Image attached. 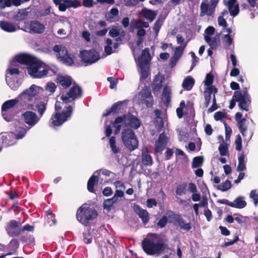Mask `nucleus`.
I'll return each mask as SVG.
<instances>
[{
    "mask_svg": "<svg viewBox=\"0 0 258 258\" xmlns=\"http://www.w3.org/2000/svg\"><path fill=\"white\" fill-rule=\"evenodd\" d=\"M187 44V42H185L184 43L183 45L177 47L175 48L174 56H176V57L179 58L181 55H182L183 50L185 47L186 46Z\"/></svg>",
    "mask_w": 258,
    "mask_h": 258,
    "instance_id": "49",
    "label": "nucleus"
},
{
    "mask_svg": "<svg viewBox=\"0 0 258 258\" xmlns=\"http://www.w3.org/2000/svg\"><path fill=\"white\" fill-rule=\"evenodd\" d=\"M131 26L138 29L137 35L139 37H142L145 34V30L143 28H148L149 24L148 22L134 20L131 22Z\"/></svg>",
    "mask_w": 258,
    "mask_h": 258,
    "instance_id": "21",
    "label": "nucleus"
},
{
    "mask_svg": "<svg viewBox=\"0 0 258 258\" xmlns=\"http://www.w3.org/2000/svg\"><path fill=\"white\" fill-rule=\"evenodd\" d=\"M53 2L58 6L60 11H64L69 8H76L81 6V3L78 0H53Z\"/></svg>",
    "mask_w": 258,
    "mask_h": 258,
    "instance_id": "18",
    "label": "nucleus"
},
{
    "mask_svg": "<svg viewBox=\"0 0 258 258\" xmlns=\"http://www.w3.org/2000/svg\"><path fill=\"white\" fill-rule=\"evenodd\" d=\"M97 216V211L86 205L81 207L78 210L76 215L78 220L85 226H87L90 221L96 218Z\"/></svg>",
    "mask_w": 258,
    "mask_h": 258,
    "instance_id": "5",
    "label": "nucleus"
},
{
    "mask_svg": "<svg viewBox=\"0 0 258 258\" xmlns=\"http://www.w3.org/2000/svg\"><path fill=\"white\" fill-rule=\"evenodd\" d=\"M109 144L112 152L114 153H117L119 151V149L115 145V138L112 137L109 140Z\"/></svg>",
    "mask_w": 258,
    "mask_h": 258,
    "instance_id": "51",
    "label": "nucleus"
},
{
    "mask_svg": "<svg viewBox=\"0 0 258 258\" xmlns=\"http://www.w3.org/2000/svg\"><path fill=\"white\" fill-rule=\"evenodd\" d=\"M22 3V0H0V8L4 9L14 5L16 6H20Z\"/></svg>",
    "mask_w": 258,
    "mask_h": 258,
    "instance_id": "30",
    "label": "nucleus"
},
{
    "mask_svg": "<svg viewBox=\"0 0 258 258\" xmlns=\"http://www.w3.org/2000/svg\"><path fill=\"white\" fill-rule=\"evenodd\" d=\"M101 170L95 171L93 175L90 178L88 181L87 188L89 191L91 192H94V186L95 184L98 182L97 176L100 174ZM102 173L106 176H109L112 172L107 169H102Z\"/></svg>",
    "mask_w": 258,
    "mask_h": 258,
    "instance_id": "19",
    "label": "nucleus"
},
{
    "mask_svg": "<svg viewBox=\"0 0 258 258\" xmlns=\"http://www.w3.org/2000/svg\"><path fill=\"white\" fill-rule=\"evenodd\" d=\"M36 107L37 109L38 116L41 118L46 109V103L42 101L38 102L36 105Z\"/></svg>",
    "mask_w": 258,
    "mask_h": 258,
    "instance_id": "43",
    "label": "nucleus"
},
{
    "mask_svg": "<svg viewBox=\"0 0 258 258\" xmlns=\"http://www.w3.org/2000/svg\"><path fill=\"white\" fill-rule=\"evenodd\" d=\"M14 137V135L12 133L11 135H3L1 137V140L2 141V143L5 147H8L10 146H12L15 144V142H13L10 140V139Z\"/></svg>",
    "mask_w": 258,
    "mask_h": 258,
    "instance_id": "36",
    "label": "nucleus"
},
{
    "mask_svg": "<svg viewBox=\"0 0 258 258\" xmlns=\"http://www.w3.org/2000/svg\"><path fill=\"white\" fill-rule=\"evenodd\" d=\"M151 60V56L149 53V48L144 49L141 55L138 59V64H145L148 66Z\"/></svg>",
    "mask_w": 258,
    "mask_h": 258,
    "instance_id": "23",
    "label": "nucleus"
},
{
    "mask_svg": "<svg viewBox=\"0 0 258 258\" xmlns=\"http://www.w3.org/2000/svg\"><path fill=\"white\" fill-rule=\"evenodd\" d=\"M0 27L3 30L8 32H13L17 30L14 24L5 21L0 22Z\"/></svg>",
    "mask_w": 258,
    "mask_h": 258,
    "instance_id": "28",
    "label": "nucleus"
},
{
    "mask_svg": "<svg viewBox=\"0 0 258 258\" xmlns=\"http://www.w3.org/2000/svg\"><path fill=\"white\" fill-rule=\"evenodd\" d=\"M109 34L112 37H117L116 40L117 41H121L125 33L120 28L115 27L112 28L109 32Z\"/></svg>",
    "mask_w": 258,
    "mask_h": 258,
    "instance_id": "25",
    "label": "nucleus"
},
{
    "mask_svg": "<svg viewBox=\"0 0 258 258\" xmlns=\"http://www.w3.org/2000/svg\"><path fill=\"white\" fill-rule=\"evenodd\" d=\"M219 0H210L209 4L207 0H203L201 4V16H211L215 14V8Z\"/></svg>",
    "mask_w": 258,
    "mask_h": 258,
    "instance_id": "11",
    "label": "nucleus"
},
{
    "mask_svg": "<svg viewBox=\"0 0 258 258\" xmlns=\"http://www.w3.org/2000/svg\"><path fill=\"white\" fill-rule=\"evenodd\" d=\"M171 89L169 87L165 86L163 89L162 93V100L165 104H168L170 101Z\"/></svg>",
    "mask_w": 258,
    "mask_h": 258,
    "instance_id": "38",
    "label": "nucleus"
},
{
    "mask_svg": "<svg viewBox=\"0 0 258 258\" xmlns=\"http://www.w3.org/2000/svg\"><path fill=\"white\" fill-rule=\"evenodd\" d=\"M25 24L24 28H22L26 32L41 33L44 30V26L38 21H32L30 23L26 22L24 17L21 19L19 22V26H22V24Z\"/></svg>",
    "mask_w": 258,
    "mask_h": 258,
    "instance_id": "9",
    "label": "nucleus"
},
{
    "mask_svg": "<svg viewBox=\"0 0 258 258\" xmlns=\"http://www.w3.org/2000/svg\"><path fill=\"white\" fill-rule=\"evenodd\" d=\"M54 52L57 53V58L63 63L70 66L73 62L72 58L68 55V51L62 45H55L53 48Z\"/></svg>",
    "mask_w": 258,
    "mask_h": 258,
    "instance_id": "10",
    "label": "nucleus"
},
{
    "mask_svg": "<svg viewBox=\"0 0 258 258\" xmlns=\"http://www.w3.org/2000/svg\"><path fill=\"white\" fill-rule=\"evenodd\" d=\"M205 40L211 47V49H215L217 47L219 44V41L216 37H205Z\"/></svg>",
    "mask_w": 258,
    "mask_h": 258,
    "instance_id": "39",
    "label": "nucleus"
},
{
    "mask_svg": "<svg viewBox=\"0 0 258 258\" xmlns=\"http://www.w3.org/2000/svg\"><path fill=\"white\" fill-rule=\"evenodd\" d=\"M162 87V78L159 75H157L155 76L153 84V92L155 93V92H158L160 89Z\"/></svg>",
    "mask_w": 258,
    "mask_h": 258,
    "instance_id": "34",
    "label": "nucleus"
},
{
    "mask_svg": "<svg viewBox=\"0 0 258 258\" xmlns=\"http://www.w3.org/2000/svg\"><path fill=\"white\" fill-rule=\"evenodd\" d=\"M106 44L104 46V50L105 52L107 55L110 54L111 53L113 52L114 51L112 49V42L111 39H107L106 40Z\"/></svg>",
    "mask_w": 258,
    "mask_h": 258,
    "instance_id": "47",
    "label": "nucleus"
},
{
    "mask_svg": "<svg viewBox=\"0 0 258 258\" xmlns=\"http://www.w3.org/2000/svg\"><path fill=\"white\" fill-rule=\"evenodd\" d=\"M249 197L253 200L254 206L256 207L258 204V193L256 189H253L250 191Z\"/></svg>",
    "mask_w": 258,
    "mask_h": 258,
    "instance_id": "52",
    "label": "nucleus"
},
{
    "mask_svg": "<svg viewBox=\"0 0 258 258\" xmlns=\"http://www.w3.org/2000/svg\"><path fill=\"white\" fill-rule=\"evenodd\" d=\"M215 28L212 26H209L205 31L204 37L205 36L210 37L212 36L215 33Z\"/></svg>",
    "mask_w": 258,
    "mask_h": 258,
    "instance_id": "58",
    "label": "nucleus"
},
{
    "mask_svg": "<svg viewBox=\"0 0 258 258\" xmlns=\"http://www.w3.org/2000/svg\"><path fill=\"white\" fill-rule=\"evenodd\" d=\"M228 9L230 15L235 16L239 13V7L237 0H229L228 2Z\"/></svg>",
    "mask_w": 258,
    "mask_h": 258,
    "instance_id": "27",
    "label": "nucleus"
},
{
    "mask_svg": "<svg viewBox=\"0 0 258 258\" xmlns=\"http://www.w3.org/2000/svg\"><path fill=\"white\" fill-rule=\"evenodd\" d=\"M81 94L82 90L80 87L74 86L71 88L68 92L63 94L61 96V99L64 103H69L80 97Z\"/></svg>",
    "mask_w": 258,
    "mask_h": 258,
    "instance_id": "16",
    "label": "nucleus"
},
{
    "mask_svg": "<svg viewBox=\"0 0 258 258\" xmlns=\"http://www.w3.org/2000/svg\"><path fill=\"white\" fill-rule=\"evenodd\" d=\"M114 204L111 199H107L104 201V208L109 211Z\"/></svg>",
    "mask_w": 258,
    "mask_h": 258,
    "instance_id": "53",
    "label": "nucleus"
},
{
    "mask_svg": "<svg viewBox=\"0 0 258 258\" xmlns=\"http://www.w3.org/2000/svg\"><path fill=\"white\" fill-rule=\"evenodd\" d=\"M80 55L82 60L87 64L95 63L100 59L99 54L94 49L83 50L80 52Z\"/></svg>",
    "mask_w": 258,
    "mask_h": 258,
    "instance_id": "14",
    "label": "nucleus"
},
{
    "mask_svg": "<svg viewBox=\"0 0 258 258\" xmlns=\"http://www.w3.org/2000/svg\"><path fill=\"white\" fill-rule=\"evenodd\" d=\"M21 118L29 128H31L39 121L40 117L33 111L27 110L21 114Z\"/></svg>",
    "mask_w": 258,
    "mask_h": 258,
    "instance_id": "13",
    "label": "nucleus"
},
{
    "mask_svg": "<svg viewBox=\"0 0 258 258\" xmlns=\"http://www.w3.org/2000/svg\"><path fill=\"white\" fill-rule=\"evenodd\" d=\"M174 224L179 227L180 228L183 230L188 231L191 229L190 223L186 222L183 218L179 216L175 217Z\"/></svg>",
    "mask_w": 258,
    "mask_h": 258,
    "instance_id": "22",
    "label": "nucleus"
},
{
    "mask_svg": "<svg viewBox=\"0 0 258 258\" xmlns=\"http://www.w3.org/2000/svg\"><path fill=\"white\" fill-rule=\"evenodd\" d=\"M67 110H64L62 113H55L52 116L50 120V126H59L71 117L73 107L69 106L66 107Z\"/></svg>",
    "mask_w": 258,
    "mask_h": 258,
    "instance_id": "7",
    "label": "nucleus"
},
{
    "mask_svg": "<svg viewBox=\"0 0 258 258\" xmlns=\"http://www.w3.org/2000/svg\"><path fill=\"white\" fill-rule=\"evenodd\" d=\"M167 143V137L164 134H161L155 141V152L157 153H161L166 146Z\"/></svg>",
    "mask_w": 258,
    "mask_h": 258,
    "instance_id": "20",
    "label": "nucleus"
},
{
    "mask_svg": "<svg viewBox=\"0 0 258 258\" xmlns=\"http://www.w3.org/2000/svg\"><path fill=\"white\" fill-rule=\"evenodd\" d=\"M144 251L148 254H159L165 249L166 244L161 242L157 234H148L142 241Z\"/></svg>",
    "mask_w": 258,
    "mask_h": 258,
    "instance_id": "2",
    "label": "nucleus"
},
{
    "mask_svg": "<svg viewBox=\"0 0 258 258\" xmlns=\"http://www.w3.org/2000/svg\"><path fill=\"white\" fill-rule=\"evenodd\" d=\"M19 102L17 98L5 101L2 106V110H9L14 107Z\"/></svg>",
    "mask_w": 258,
    "mask_h": 258,
    "instance_id": "32",
    "label": "nucleus"
},
{
    "mask_svg": "<svg viewBox=\"0 0 258 258\" xmlns=\"http://www.w3.org/2000/svg\"><path fill=\"white\" fill-rule=\"evenodd\" d=\"M26 132L27 130L26 128L23 127H18L16 129L15 134H13L14 137L16 139H21L25 136Z\"/></svg>",
    "mask_w": 258,
    "mask_h": 258,
    "instance_id": "44",
    "label": "nucleus"
},
{
    "mask_svg": "<svg viewBox=\"0 0 258 258\" xmlns=\"http://www.w3.org/2000/svg\"><path fill=\"white\" fill-rule=\"evenodd\" d=\"M217 89L214 86H212L211 87H207L204 91L205 95V106L207 107L209 105V103L211 99V94L213 93V105L209 108L210 112H213L217 109L216 101L215 98V94L217 93Z\"/></svg>",
    "mask_w": 258,
    "mask_h": 258,
    "instance_id": "15",
    "label": "nucleus"
},
{
    "mask_svg": "<svg viewBox=\"0 0 258 258\" xmlns=\"http://www.w3.org/2000/svg\"><path fill=\"white\" fill-rule=\"evenodd\" d=\"M19 64L22 63L16 60L15 56L14 59L12 60L10 62V64L9 66V68L7 70V72L11 75H18L20 72L17 68L15 67H18Z\"/></svg>",
    "mask_w": 258,
    "mask_h": 258,
    "instance_id": "26",
    "label": "nucleus"
},
{
    "mask_svg": "<svg viewBox=\"0 0 258 258\" xmlns=\"http://www.w3.org/2000/svg\"><path fill=\"white\" fill-rule=\"evenodd\" d=\"M56 88V86L54 83L49 82L47 84L45 87V89L46 91H49L50 93H53L55 91Z\"/></svg>",
    "mask_w": 258,
    "mask_h": 258,
    "instance_id": "61",
    "label": "nucleus"
},
{
    "mask_svg": "<svg viewBox=\"0 0 258 258\" xmlns=\"http://www.w3.org/2000/svg\"><path fill=\"white\" fill-rule=\"evenodd\" d=\"M233 37L232 35H225L222 38L223 42L227 46H230L233 42Z\"/></svg>",
    "mask_w": 258,
    "mask_h": 258,
    "instance_id": "55",
    "label": "nucleus"
},
{
    "mask_svg": "<svg viewBox=\"0 0 258 258\" xmlns=\"http://www.w3.org/2000/svg\"><path fill=\"white\" fill-rule=\"evenodd\" d=\"M228 146L229 144L227 143V142H222L218 148V150L220 153V154L222 156H229V153L228 151Z\"/></svg>",
    "mask_w": 258,
    "mask_h": 258,
    "instance_id": "37",
    "label": "nucleus"
},
{
    "mask_svg": "<svg viewBox=\"0 0 258 258\" xmlns=\"http://www.w3.org/2000/svg\"><path fill=\"white\" fill-rule=\"evenodd\" d=\"M136 97L139 103H145L148 107L153 105V97L150 89L148 87H145Z\"/></svg>",
    "mask_w": 258,
    "mask_h": 258,
    "instance_id": "12",
    "label": "nucleus"
},
{
    "mask_svg": "<svg viewBox=\"0 0 258 258\" xmlns=\"http://www.w3.org/2000/svg\"><path fill=\"white\" fill-rule=\"evenodd\" d=\"M121 138L123 144L130 151H134L138 148L139 141L131 129L123 130L121 133Z\"/></svg>",
    "mask_w": 258,
    "mask_h": 258,
    "instance_id": "6",
    "label": "nucleus"
},
{
    "mask_svg": "<svg viewBox=\"0 0 258 258\" xmlns=\"http://www.w3.org/2000/svg\"><path fill=\"white\" fill-rule=\"evenodd\" d=\"M42 90V89L41 87L32 85L29 89L20 94L17 99H19V102H22L27 109H32L33 105L31 103L33 101L35 97Z\"/></svg>",
    "mask_w": 258,
    "mask_h": 258,
    "instance_id": "4",
    "label": "nucleus"
},
{
    "mask_svg": "<svg viewBox=\"0 0 258 258\" xmlns=\"http://www.w3.org/2000/svg\"><path fill=\"white\" fill-rule=\"evenodd\" d=\"M194 84V79L191 77L188 76L184 79L182 86L184 90L189 91L192 89Z\"/></svg>",
    "mask_w": 258,
    "mask_h": 258,
    "instance_id": "35",
    "label": "nucleus"
},
{
    "mask_svg": "<svg viewBox=\"0 0 258 258\" xmlns=\"http://www.w3.org/2000/svg\"><path fill=\"white\" fill-rule=\"evenodd\" d=\"M16 60L22 64L28 65V74L33 78H42L51 76L58 73V69L49 68L45 63L32 55L22 53L16 56Z\"/></svg>",
    "mask_w": 258,
    "mask_h": 258,
    "instance_id": "1",
    "label": "nucleus"
},
{
    "mask_svg": "<svg viewBox=\"0 0 258 258\" xmlns=\"http://www.w3.org/2000/svg\"><path fill=\"white\" fill-rule=\"evenodd\" d=\"M155 123L158 131H160L164 125L163 118L162 117L156 118Z\"/></svg>",
    "mask_w": 258,
    "mask_h": 258,
    "instance_id": "56",
    "label": "nucleus"
},
{
    "mask_svg": "<svg viewBox=\"0 0 258 258\" xmlns=\"http://www.w3.org/2000/svg\"><path fill=\"white\" fill-rule=\"evenodd\" d=\"M140 125L141 122L138 118L130 113L117 117L113 123V126L115 128V134L119 133L121 128L130 127L137 129Z\"/></svg>",
    "mask_w": 258,
    "mask_h": 258,
    "instance_id": "3",
    "label": "nucleus"
},
{
    "mask_svg": "<svg viewBox=\"0 0 258 258\" xmlns=\"http://www.w3.org/2000/svg\"><path fill=\"white\" fill-rule=\"evenodd\" d=\"M238 128L243 137L246 136L247 125L245 118H242V120L237 122Z\"/></svg>",
    "mask_w": 258,
    "mask_h": 258,
    "instance_id": "42",
    "label": "nucleus"
},
{
    "mask_svg": "<svg viewBox=\"0 0 258 258\" xmlns=\"http://www.w3.org/2000/svg\"><path fill=\"white\" fill-rule=\"evenodd\" d=\"M243 197H238L233 202H231V207L238 209H242L246 206V202Z\"/></svg>",
    "mask_w": 258,
    "mask_h": 258,
    "instance_id": "31",
    "label": "nucleus"
},
{
    "mask_svg": "<svg viewBox=\"0 0 258 258\" xmlns=\"http://www.w3.org/2000/svg\"><path fill=\"white\" fill-rule=\"evenodd\" d=\"M235 149L237 151H241L242 149V139L239 135H238L236 137L235 141Z\"/></svg>",
    "mask_w": 258,
    "mask_h": 258,
    "instance_id": "54",
    "label": "nucleus"
},
{
    "mask_svg": "<svg viewBox=\"0 0 258 258\" xmlns=\"http://www.w3.org/2000/svg\"><path fill=\"white\" fill-rule=\"evenodd\" d=\"M57 80L59 84L64 88L69 87L72 83L71 79L69 77L58 75Z\"/></svg>",
    "mask_w": 258,
    "mask_h": 258,
    "instance_id": "33",
    "label": "nucleus"
},
{
    "mask_svg": "<svg viewBox=\"0 0 258 258\" xmlns=\"http://www.w3.org/2000/svg\"><path fill=\"white\" fill-rule=\"evenodd\" d=\"M167 222V218L166 216L162 217L158 222V226L161 228L164 227Z\"/></svg>",
    "mask_w": 258,
    "mask_h": 258,
    "instance_id": "64",
    "label": "nucleus"
},
{
    "mask_svg": "<svg viewBox=\"0 0 258 258\" xmlns=\"http://www.w3.org/2000/svg\"><path fill=\"white\" fill-rule=\"evenodd\" d=\"M134 210L139 217L142 219L144 224H146L148 222L149 214L146 210L142 209L138 205H135Z\"/></svg>",
    "mask_w": 258,
    "mask_h": 258,
    "instance_id": "24",
    "label": "nucleus"
},
{
    "mask_svg": "<svg viewBox=\"0 0 258 258\" xmlns=\"http://www.w3.org/2000/svg\"><path fill=\"white\" fill-rule=\"evenodd\" d=\"M141 69V77L142 79H146L149 75V67L145 64H138Z\"/></svg>",
    "mask_w": 258,
    "mask_h": 258,
    "instance_id": "46",
    "label": "nucleus"
},
{
    "mask_svg": "<svg viewBox=\"0 0 258 258\" xmlns=\"http://www.w3.org/2000/svg\"><path fill=\"white\" fill-rule=\"evenodd\" d=\"M203 159L202 157H196L194 158L192 163V167L193 168H198L201 166L203 163Z\"/></svg>",
    "mask_w": 258,
    "mask_h": 258,
    "instance_id": "50",
    "label": "nucleus"
},
{
    "mask_svg": "<svg viewBox=\"0 0 258 258\" xmlns=\"http://www.w3.org/2000/svg\"><path fill=\"white\" fill-rule=\"evenodd\" d=\"M245 157L242 154L238 157V164L236 170L238 172H241L246 170Z\"/></svg>",
    "mask_w": 258,
    "mask_h": 258,
    "instance_id": "40",
    "label": "nucleus"
},
{
    "mask_svg": "<svg viewBox=\"0 0 258 258\" xmlns=\"http://www.w3.org/2000/svg\"><path fill=\"white\" fill-rule=\"evenodd\" d=\"M213 76L211 74H208L206 76L205 80L204 81L205 85L207 87H211V84L213 83Z\"/></svg>",
    "mask_w": 258,
    "mask_h": 258,
    "instance_id": "57",
    "label": "nucleus"
},
{
    "mask_svg": "<svg viewBox=\"0 0 258 258\" xmlns=\"http://www.w3.org/2000/svg\"><path fill=\"white\" fill-rule=\"evenodd\" d=\"M155 13L153 11H151L146 9H144L142 10V16H154Z\"/></svg>",
    "mask_w": 258,
    "mask_h": 258,
    "instance_id": "62",
    "label": "nucleus"
},
{
    "mask_svg": "<svg viewBox=\"0 0 258 258\" xmlns=\"http://www.w3.org/2000/svg\"><path fill=\"white\" fill-rule=\"evenodd\" d=\"M142 162L146 166H150L153 163L152 157L148 154V152L147 151V149L146 148L143 149Z\"/></svg>",
    "mask_w": 258,
    "mask_h": 258,
    "instance_id": "29",
    "label": "nucleus"
},
{
    "mask_svg": "<svg viewBox=\"0 0 258 258\" xmlns=\"http://www.w3.org/2000/svg\"><path fill=\"white\" fill-rule=\"evenodd\" d=\"M3 118L8 122L12 121L15 116V113L12 110H2Z\"/></svg>",
    "mask_w": 258,
    "mask_h": 258,
    "instance_id": "41",
    "label": "nucleus"
},
{
    "mask_svg": "<svg viewBox=\"0 0 258 258\" xmlns=\"http://www.w3.org/2000/svg\"><path fill=\"white\" fill-rule=\"evenodd\" d=\"M231 184L229 180H226L223 183L219 184L217 186V189L222 191H225L231 188Z\"/></svg>",
    "mask_w": 258,
    "mask_h": 258,
    "instance_id": "48",
    "label": "nucleus"
},
{
    "mask_svg": "<svg viewBox=\"0 0 258 258\" xmlns=\"http://www.w3.org/2000/svg\"><path fill=\"white\" fill-rule=\"evenodd\" d=\"M225 140L226 142H229L230 135L232 133V130L229 126L226 123H225Z\"/></svg>",
    "mask_w": 258,
    "mask_h": 258,
    "instance_id": "59",
    "label": "nucleus"
},
{
    "mask_svg": "<svg viewBox=\"0 0 258 258\" xmlns=\"http://www.w3.org/2000/svg\"><path fill=\"white\" fill-rule=\"evenodd\" d=\"M47 221L50 225H55L56 220L54 216L51 213H49L47 215Z\"/></svg>",
    "mask_w": 258,
    "mask_h": 258,
    "instance_id": "60",
    "label": "nucleus"
},
{
    "mask_svg": "<svg viewBox=\"0 0 258 258\" xmlns=\"http://www.w3.org/2000/svg\"><path fill=\"white\" fill-rule=\"evenodd\" d=\"M121 105V103L120 102L114 104L110 108L112 113L118 112V110L120 109Z\"/></svg>",
    "mask_w": 258,
    "mask_h": 258,
    "instance_id": "63",
    "label": "nucleus"
},
{
    "mask_svg": "<svg viewBox=\"0 0 258 258\" xmlns=\"http://www.w3.org/2000/svg\"><path fill=\"white\" fill-rule=\"evenodd\" d=\"M124 196V192L120 190H116L113 197L111 198L115 204L121 201V198Z\"/></svg>",
    "mask_w": 258,
    "mask_h": 258,
    "instance_id": "45",
    "label": "nucleus"
},
{
    "mask_svg": "<svg viewBox=\"0 0 258 258\" xmlns=\"http://www.w3.org/2000/svg\"><path fill=\"white\" fill-rule=\"evenodd\" d=\"M21 223L15 220H11L8 223L6 229L8 234L12 237L18 236L21 234Z\"/></svg>",
    "mask_w": 258,
    "mask_h": 258,
    "instance_id": "17",
    "label": "nucleus"
},
{
    "mask_svg": "<svg viewBox=\"0 0 258 258\" xmlns=\"http://www.w3.org/2000/svg\"><path fill=\"white\" fill-rule=\"evenodd\" d=\"M233 98L238 102V106L240 109L246 111H249L250 108L251 99L248 92L242 94L241 91H235L233 96Z\"/></svg>",
    "mask_w": 258,
    "mask_h": 258,
    "instance_id": "8",
    "label": "nucleus"
}]
</instances>
